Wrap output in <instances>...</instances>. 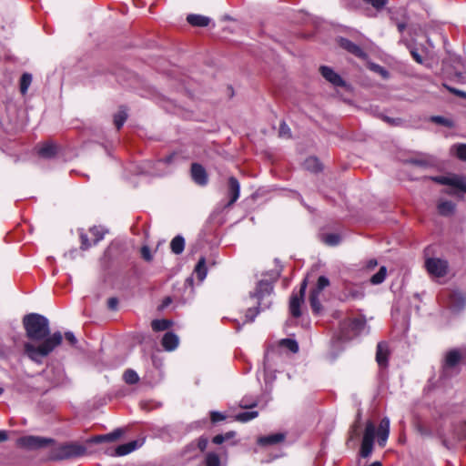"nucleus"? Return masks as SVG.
Segmentation results:
<instances>
[{
  "label": "nucleus",
  "instance_id": "2f4dec72",
  "mask_svg": "<svg viewBox=\"0 0 466 466\" xmlns=\"http://www.w3.org/2000/svg\"><path fill=\"white\" fill-rule=\"evenodd\" d=\"M387 274L386 267H380V270L370 278V282L374 285L380 284L384 281Z\"/></svg>",
  "mask_w": 466,
  "mask_h": 466
},
{
  "label": "nucleus",
  "instance_id": "c756f323",
  "mask_svg": "<svg viewBox=\"0 0 466 466\" xmlns=\"http://www.w3.org/2000/svg\"><path fill=\"white\" fill-rule=\"evenodd\" d=\"M258 415V412L255 411V410L244 411V412H240V413L237 414L235 419H236V420L240 421V422H248V421L257 418Z\"/></svg>",
  "mask_w": 466,
  "mask_h": 466
},
{
  "label": "nucleus",
  "instance_id": "cd10ccee",
  "mask_svg": "<svg viewBox=\"0 0 466 466\" xmlns=\"http://www.w3.org/2000/svg\"><path fill=\"white\" fill-rule=\"evenodd\" d=\"M172 322L168 319H155L151 323V327L155 331H163L171 326Z\"/></svg>",
  "mask_w": 466,
  "mask_h": 466
},
{
  "label": "nucleus",
  "instance_id": "ea45409f",
  "mask_svg": "<svg viewBox=\"0 0 466 466\" xmlns=\"http://www.w3.org/2000/svg\"><path fill=\"white\" fill-rule=\"evenodd\" d=\"M454 148H455V154L458 157V158H460L463 161H466V145L461 144V145L454 147Z\"/></svg>",
  "mask_w": 466,
  "mask_h": 466
},
{
  "label": "nucleus",
  "instance_id": "0e129e2a",
  "mask_svg": "<svg viewBox=\"0 0 466 466\" xmlns=\"http://www.w3.org/2000/svg\"><path fill=\"white\" fill-rule=\"evenodd\" d=\"M171 303V299L169 297L166 298L163 301L162 308L167 307Z\"/></svg>",
  "mask_w": 466,
  "mask_h": 466
},
{
  "label": "nucleus",
  "instance_id": "f257e3e1",
  "mask_svg": "<svg viewBox=\"0 0 466 466\" xmlns=\"http://www.w3.org/2000/svg\"><path fill=\"white\" fill-rule=\"evenodd\" d=\"M23 325L26 337L30 340L41 341L38 345H35L31 341L25 342L24 352L33 362L42 364L43 359L62 343V333L56 331L50 335L49 320L37 313L25 315L23 319Z\"/></svg>",
  "mask_w": 466,
  "mask_h": 466
},
{
  "label": "nucleus",
  "instance_id": "9d476101",
  "mask_svg": "<svg viewBox=\"0 0 466 466\" xmlns=\"http://www.w3.org/2000/svg\"><path fill=\"white\" fill-rule=\"evenodd\" d=\"M461 360V354L458 350H451L445 355L442 365V373L444 376H449L451 369L456 367Z\"/></svg>",
  "mask_w": 466,
  "mask_h": 466
},
{
  "label": "nucleus",
  "instance_id": "603ef678",
  "mask_svg": "<svg viewBox=\"0 0 466 466\" xmlns=\"http://www.w3.org/2000/svg\"><path fill=\"white\" fill-rule=\"evenodd\" d=\"M118 299L116 298H110L107 300V307L112 310H116L117 309Z\"/></svg>",
  "mask_w": 466,
  "mask_h": 466
},
{
  "label": "nucleus",
  "instance_id": "4d7b16f0",
  "mask_svg": "<svg viewBox=\"0 0 466 466\" xmlns=\"http://www.w3.org/2000/svg\"><path fill=\"white\" fill-rule=\"evenodd\" d=\"M222 435L224 437V441H228V440L234 438L235 435H236V432L231 431H228V432H226L225 434H222Z\"/></svg>",
  "mask_w": 466,
  "mask_h": 466
},
{
  "label": "nucleus",
  "instance_id": "13d9d810",
  "mask_svg": "<svg viewBox=\"0 0 466 466\" xmlns=\"http://www.w3.org/2000/svg\"><path fill=\"white\" fill-rule=\"evenodd\" d=\"M358 425L357 423H355L352 428H351V431H350V440H352L354 438L355 435H357V429H358Z\"/></svg>",
  "mask_w": 466,
  "mask_h": 466
},
{
  "label": "nucleus",
  "instance_id": "f03ea898",
  "mask_svg": "<svg viewBox=\"0 0 466 466\" xmlns=\"http://www.w3.org/2000/svg\"><path fill=\"white\" fill-rule=\"evenodd\" d=\"M273 291L272 284L268 280H261L258 283L257 288L253 293H250V299H256L258 304L257 309L249 308L246 313L247 321L252 322L255 317L258 314V308H268L271 301L268 297Z\"/></svg>",
  "mask_w": 466,
  "mask_h": 466
},
{
  "label": "nucleus",
  "instance_id": "bb28decb",
  "mask_svg": "<svg viewBox=\"0 0 466 466\" xmlns=\"http://www.w3.org/2000/svg\"><path fill=\"white\" fill-rule=\"evenodd\" d=\"M451 186L466 193V177L461 176L451 177Z\"/></svg>",
  "mask_w": 466,
  "mask_h": 466
},
{
  "label": "nucleus",
  "instance_id": "338daca9",
  "mask_svg": "<svg viewBox=\"0 0 466 466\" xmlns=\"http://www.w3.org/2000/svg\"><path fill=\"white\" fill-rule=\"evenodd\" d=\"M270 360V353L268 351L264 357V363H268Z\"/></svg>",
  "mask_w": 466,
  "mask_h": 466
},
{
  "label": "nucleus",
  "instance_id": "39448f33",
  "mask_svg": "<svg viewBox=\"0 0 466 466\" xmlns=\"http://www.w3.org/2000/svg\"><path fill=\"white\" fill-rule=\"evenodd\" d=\"M376 436L375 425L372 421L369 420L366 423L360 455L362 458H368L373 451L374 440Z\"/></svg>",
  "mask_w": 466,
  "mask_h": 466
},
{
  "label": "nucleus",
  "instance_id": "c85d7f7f",
  "mask_svg": "<svg viewBox=\"0 0 466 466\" xmlns=\"http://www.w3.org/2000/svg\"><path fill=\"white\" fill-rule=\"evenodd\" d=\"M31 83H32L31 74L24 73L20 78V92L23 95L26 94Z\"/></svg>",
  "mask_w": 466,
  "mask_h": 466
},
{
  "label": "nucleus",
  "instance_id": "f8f14e48",
  "mask_svg": "<svg viewBox=\"0 0 466 466\" xmlns=\"http://www.w3.org/2000/svg\"><path fill=\"white\" fill-rule=\"evenodd\" d=\"M240 195V184L235 177H229L228 181V196L229 201L227 207L232 206L239 198Z\"/></svg>",
  "mask_w": 466,
  "mask_h": 466
},
{
  "label": "nucleus",
  "instance_id": "0eeeda50",
  "mask_svg": "<svg viewBox=\"0 0 466 466\" xmlns=\"http://www.w3.org/2000/svg\"><path fill=\"white\" fill-rule=\"evenodd\" d=\"M307 289V280L304 279L300 285L299 293L292 294L289 300V311L294 318L301 316L300 306L304 301L305 292Z\"/></svg>",
  "mask_w": 466,
  "mask_h": 466
},
{
  "label": "nucleus",
  "instance_id": "6ab92c4d",
  "mask_svg": "<svg viewBox=\"0 0 466 466\" xmlns=\"http://www.w3.org/2000/svg\"><path fill=\"white\" fill-rule=\"evenodd\" d=\"M57 147L54 143H46L39 147L38 155L44 158H51L56 154Z\"/></svg>",
  "mask_w": 466,
  "mask_h": 466
},
{
  "label": "nucleus",
  "instance_id": "20e7f679",
  "mask_svg": "<svg viewBox=\"0 0 466 466\" xmlns=\"http://www.w3.org/2000/svg\"><path fill=\"white\" fill-rule=\"evenodd\" d=\"M329 286V280L325 276H320L318 279L316 287L310 291L309 303L313 313L320 314L322 306L320 303V295L323 289Z\"/></svg>",
  "mask_w": 466,
  "mask_h": 466
},
{
  "label": "nucleus",
  "instance_id": "7c9ffc66",
  "mask_svg": "<svg viewBox=\"0 0 466 466\" xmlns=\"http://www.w3.org/2000/svg\"><path fill=\"white\" fill-rule=\"evenodd\" d=\"M195 271L198 275V278L200 280H203L207 276V268H206V259L205 258H201L198 264L196 265Z\"/></svg>",
  "mask_w": 466,
  "mask_h": 466
},
{
  "label": "nucleus",
  "instance_id": "ddd939ff",
  "mask_svg": "<svg viewBox=\"0 0 466 466\" xmlns=\"http://www.w3.org/2000/svg\"><path fill=\"white\" fill-rule=\"evenodd\" d=\"M338 42L340 47L347 50L349 53L356 56L357 57H366V53L358 45L354 44L350 40L344 37H339Z\"/></svg>",
  "mask_w": 466,
  "mask_h": 466
},
{
  "label": "nucleus",
  "instance_id": "4468645a",
  "mask_svg": "<svg viewBox=\"0 0 466 466\" xmlns=\"http://www.w3.org/2000/svg\"><path fill=\"white\" fill-rule=\"evenodd\" d=\"M389 354L388 344L384 341L379 342L377 345L376 361L380 368H386L388 366Z\"/></svg>",
  "mask_w": 466,
  "mask_h": 466
},
{
  "label": "nucleus",
  "instance_id": "a878e982",
  "mask_svg": "<svg viewBox=\"0 0 466 466\" xmlns=\"http://www.w3.org/2000/svg\"><path fill=\"white\" fill-rule=\"evenodd\" d=\"M464 299L458 293H452L451 296L450 306L453 310H460L464 306Z\"/></svg>",
  "mask_w": 466,
  "mask_h": 466
},
{
  "label": "nucleus",
  "instance_id": "e2e57ef3",
  "mask_svg": "<svg viewBox=\"0 0 466 466\" xmlns=\"http://www.w3.org/2000/svg\"><path fill=\"white\" fill-rule=\"evenodd\" d=\"M397 27H398L399 32L402 33L404 31V29L406 28V25H405V23H398Z\"/></svg>",
  "mask_w": 466,
  "mask_h": 466
},
{
  "label": "nucleus",
  "instance_id": "412c9836",
  "mask_svg": "<svg viewBox=\"0 0 466 466\" xmlns=\"http://www.w3.org/2000/svg\"><path fill=\"white\" fill-rule=\"evenodd\" d=\"M204 466H223L220 456L214 451H208L203 461Z\"/></svg>",
  "mask_w": 466,
  "mask_h": 466
},
{
  "label": "nucleus",
  "instance_id": "72a5a7b5",
  "mask_svg": "<svg viewBox=\"0 0 466 466\" xmlns=\"http://www.w3.org/2000/svg\"><path fill=\"white\" fill-rule=\"evenodd\" d=\"M127 118V114L125 110H119L115 116H114V124L116 127L117 129H120L124 123L126 122Z\"/></svg>",
  "mask_w": 466,
  "mask_h": 466
},
{
  "label": "nucleus",
  "instance_id": "3c124183",
  "mask_svg": "<svg viewBox=\"0 0 466 466\" xmlns=\"http://www.w3.org/2000/svg\"><path fill=\"white\" fill-rule=\"evenodd\" d=\"M65 338L72 345H75L77 342V339H76V336L71 331H66L65 333Z\"/></svg>",
  "mask_w": 466,
  "mask_h": 466
},
{
  "label": "nucleus",
  "instance_id": "1a4fd4ad",
  "mask_svg": "<svg viewBox=\"0 0 466 466\" xmlns=\"http://www.w3.org/2000/svg\"><path fill=\"white\" fill-rule=\"evenodd\" d=\"M321 76L334 86L347 87V83L343 78L336 73L331 67L327 66H321L319 67Z\"/></svg>",
  "mask_w": 466,
  "mask_h": 466
},
{
  "label": "nucleus",
  "instance_id": "4be33fe9",
  "mask_svg": "<svg viewBox=\"0 0 466 466\" xmlns=\"http://www.w3.org/2000/svg\"><path fill=\"white\" fill-rule=\"evenodd\" d=\"M438 211L442 216H449L453 213L455 205L449 200L440 201L438 204Z\"/></svg>",
  "mask_w": 466,
  "mask_h": 466
},
{
  "label": "nucleus",
  "instance_id": "b1692460",
  "mask_svg": "<svg viewBox=\"0 0 466 466\" xmlns=\"http://www.w3.org/2000/svg\"><path fill=\"white\" fill-rule=\"evenodd\" d=\"M304 167L311 172H319L321 170V164L315 157H309L304 161Z\"/></svg>",
  "mask_w": 466,
  "mask_h": 466
},
{
  "label": "nucleus",
  "instance_id": "e433bc0d",
  "mask_svg": "<svg viewBox=\"0 0 466 466\" xmlns=\"http://www.w3.org/2000/svg\"><path fill=\"white\" fill-rule=\"evenodd\" d=\"M90 233L94 237L93 244L95 245L98 243L101 239H103L105 236V232L103 231V229L98 227H94L90 228Z\"/></svg>",
  "mask_w": 466,
  "mask_h": 466
},
{
  "label": "nucleus",
  "instance_id": "052dcab7",
  "mask_svg": "<svg viewBox=\"0 0 466 466\" xmlns=\"http://www.w3.org/2000/svg\"><path fill=\"white\" fill-rule=\"evenodd\" d=\"M175 157H176V155H175V154H172V155H170V156H168V157H165V158L163 159V161H164L165 163H167V164H169V163H171V162H172V160H173V158H174Z\"/></svg>",
  "mask_w": 466,
  "mask_h": 466
},
{
  "label": "nucleus",
  "instance_id": "6e6552de",
  "mask_svg": "<svg viewBox=\"0 0 466 466\" xmlns=\"http://www.w3.org/2000/svg\"><path fill=\"white\" fill-rule=\"evenodd\" d=\"M425 267L431 275L443 277L448 270V262L441 258H428Z\"/></svg>",
  "mask_w": 466,
  "mask_h": 466
},
{
  "label": "nucleus",
  "instance_id": "6e6d98bb",
  "mask_svg": "<svg viewBox=\"0 0 466 466\" xmlns=\"http://www.w3.org/2000/svg\"><path fill=\"white\" fill-rule=\"evenodd\" d=\"M93 441L95 443H101V442H105L106 441V435H97L96 437H94L93 439Z\"/></svg>",
  "mask_w": 466,
  "mask_h": 466
},
{
  "label": "nucleus",
  "instance_id": "9b49d317",
  "mask_svg": "<svg viewBox=\"0 0 466 466\" xmlns=\"http://www.w3.org/2000/svg\"><path fill=\"white\" fill-rule=\"evenodd\" d=\"M191 177L193 181L199 186H206L208 182V173L206 169L198 163L191 165Z\"/></svg>",
  "mask_w": 466,
  "mask_h": 466
},
{
  "label": "nucleus",
  "instance_id": "c9c22d12",
  "mask_svg": "<svg viewBox=\"0 0 466 466\" xmlns=\"http://www.w3.org/2000/svg\"><path fill=\"white\" fill-rule=\"evenodd\" d=\"M281 345L287 348L289 350H290L293 353H296L299 351V344L296 340L291 339H284L281 340Z\"/></svg>",
  "mask_w": 466,
  "mask_h": 466
},
{
  "label": "nucleus",
  "instance_id": "37998d69",
  "mask_svg": "<svg viewBox=\"0 0 466 466\" xmlns=\"http://www.w3.org/2000/svg\"><path fill=\"white\" fill-rule=\"evenodd\" d=\"M431 120L437 124H440V125H442L445 127H451V125H452L451 120H449L443 116H432Z\"/></svg>",
  "mask_w": 466,
  "mask_h": 466
},
{
  "label": "nucleus",
  "instance_id": "393cba45",
  "mask_svg": "<svg viewBox=\"0 0 466 466\" xmlns=\"http://www.w3.org/2000/svg\"><path fill=\"white\" fill-rule=\"evenodd\" d=\"M409 163L420 166V167H430L433 164V160L429 156H420L418 157H413L409 160Z\"/></svg>",
  "mask_w": 466,
  "mask_h": 466
},
{
  "label": "nucleus",
  "instance_id": "aec40b11",
  "mask_svg": "<svg viewBox=\"0 0 466 466\" xmlns=\"http://www.w3.org/2000/svg\"><path fill=\"white\" fill-rule=\"evenodd\" d=\"M187 21L193 26L204 27L208 25L210 18L205 15L192 14L187 15Z\"/></svg>",
  "mask_w": 466,
  "mask_h": 466
},
{
  "label": "nucleus",
  "instance_id": "2eb2a0df",
  "mask_svg": "<svg viewBox=\"0 0 466 466\" xmlns=\"http://www.w3.org/2000/svg\"><path fill=\"white\" fill-rule=\"evenodd\" d=\"M390 435V420L383 418L378 430V443L380 447L385 446Z\"/></svg>",
  "mask_w": 466,
  "mask_h": 466
},
{
  "label": "nucleus",
  "instance_id": "bf43d9fd",
  "mask_svg": "<svg viewBox=\"0 0 466 466\" xmlns=\"http://www.w3.org/2000/svg\"><path fill=\"white\" fill-rule=\"evenodd\" d=\"M7 432L5 431H0V442L7 440Z\"/></svg>",
  "mask_w": 466,
  "mask_h": 466
},
{
  "label": "nucleus",
  "instance_id": "5701e85b",
  "mask_svg": "<svg viewBox=\"0 0 466 466\" xmlns=\"http://www.w3.org/2000/svg\"><path fill=\"white\" fill-rule=\"evenodd\" d=\"M185 248V239L181 236H176L170 243V248L173 253L181 254Z\"/></svg>",
  "mask_w": 466,
  "mask_h": 466
},
{
  "label": "nucleus",
  "instance_id": "58836bf2",
  "mask_svg": "<svg viewBox=\"0 0 466 466\" xmlns=\"http://www.w3.org/2000/svg\"><path fill=\"white\" fill-rule=\"evenodd\" d=\"M340 238L339 235L331 233L328 234L324 238V242L329 246H336L339 243Z\"/></svg>",
  "mask_w": 466,
  "mask_h": 466
},
{
  "label": "nucleus",
  "instance_id": "a19ab883",
  "mask_svg": "<svg viewBox=\"0 0 466 466\" xmlns=\"http://www.w3.org/2000/svg\"><path fill=\"white\" fill-rule=\"evenodd\" d=\"M365 3L371 5L375 9L380 10L387 4L388 0H363Z\"/></svg>",
  "mask_w": 466,
  "mask_h": 466
},
{
  "label": "nucleus",
  "instance_id": "f704fd0d",
  "mask_svg": "<svg viewBox=\"0 0 466 466\" xmlns=\"http://www.w3.org/2000/svg\"><path fill=\"white\" fill-rule=\"evenodd\" d=\"M258 404V400L255 398L252 397H244L239 401V406L243 409H251L253 407H256Z\"/></svg>",
  "mask_w": 466,
  "mask_h": 466
},
{
  "label": "nucleus",
  "instance_id": "09e8293b",
  "mask_svg": "<svg viewBox=\"0 0 466 466\" xmlns=\"http://www.w3.org/2000/svg\"><path fill=\"white\" fill-rule=\"evenodd\" d=\"M432 179L440 184L451 186V177L441 176L433 177Z\"/></svg>",
  "mask_w": 466,
  "mask_h": 466
},
{
  "label": "nucleus",
  "instance_id": "f3484780",
  "mask_svg": "<svg viewBox=\"0 0 466 466\" xmlns=\"http://www.w3.org/2000/svg\"><path fill=\"white\" fill-rule=\"evenodd\" d=\"M140 446H141V442H139L138 441H132L127 443L121 444L116 449V455H117V456L127 455V454L134 451Z\"/></svg>",
  "mask_w": 466,
  "mask_h": 466
},
{
  "label": "nucleus",
  "instance_id": "a18cd8bd",
  "mask_svg": "<svg viewBox=\"0 0 466 466\" xmlns=\"http://www.w3.org/2000/svg\"><path fill=\"white\" fill-rule=\"evenodd\" d=\"M80 239H81V248L82 249H87L88 248L91 247L92 244L90 243L86 234L81 232Z\"/></svg>",
  "mask_w": 466,
  "mask_h": 466
},
{
  "label": "nucleus",
  "instance_id": "680f3d73",
  "mask_svg": "<svg viewBox=\"0 0 466 466\" xmlns=\"http://www.w3.org/2000/svg\"><path fill=\"white\" fill-rule=\"evenodd\" d=\"M352 325L354 326V328H357V327H360V326H363L364 325V322L360 320V319H354L352 321Z\"/></svg>",
  "mask_w": 466,
  "mask_h": 466
},
{
  "label": "nucleus",
  "instance_id": "7ed1b4c3",
  "mask_svg": "<svg viewBox=\"0 0 466 466\" xmlns=\"http://www.w3.org/2000/svg\"><path fill=\"white\" fill-rule=\"evenodd\" d=\"M51 449L48 453L49 459L53 461L67 460L71 458L80 457L86 451L85 446L74 442L50 445Z\"/></svg>",
  "mask_w": 466,
  "mask_h": 466
},
{
  "label": "nucleus",
  "instance_id": "473e14b6",
  "mask_svg": "<svg viewBox=\"0 0 466 466\" xmlns=\"http://www.w3.org/2000/svg\"><path fill=\"white\" fill-rule=\"evenodd\" d=\"M124 380L126 383L133 385L138 382L139 377L134 370H127L124 373Z\"/></svg>",
  "mask_w": 466,
  "mask_h": 466
},
{
  "label": "nucleus",
  "instance_id": "de8ad7c7",
  "mask_svg": "<svg viewBox=\"0 0 466 466\" xmlns=\"http://www.w3.org/2000/svg\"><path fill=\"white\" fill-rule=\"evenodd\" d=\"M208 440L205 437H200L198 440V443H197V446L198 448L201 451H204L208 446Z\"/></svg>",
  "mask_w": 466,
  "mask_h": 466
},
{
  "label": "nucleus",
  "instance_id": "423d86ee",
  "mask_svg": "<svg viewBox=\"0 0 466 466\" xmlns=\"http://www.w3.org/2000/svg\"><path fill=\"white\" fill-rule=\"evenodd\" d=\"M17 443L19 446L27 450H38L56 443L52 438L41 437V436H25L18 439Z\"/></svg>",
  "mask_w": 466,
  "mask_h": 466
},
{
  "label": "nucleus",
  "instance_id": "c03bdc74",
  "mask_svg": "<svg viewBox=\"0 0 466 466\" xmlns=\"http://www.w3.org/2000/svg\"><path fill=\"white\" fill-rule=\"evenodd\" d=\"M210 419L213 423H216V422L224 420L226 419V416L218 411H211Z\"/></svg>",
  "mask_w": 466,
  "mask_h": 466
},
{
  "label": "nucleus",
  "instance_id": "69168bd1",
  "mask_svg": "<svg viewBox=\"0 0 466 466\" xmlns=\"http://www.w3.org/2000/svg\"><path fill=\"white\" fill-rule=\"evenodd\" d=\"M376 266H377V260H375V259H371V260H370V261H369V263H368V267H369L370 268H374V267H376Z\"/></svg>",
  "mask_w": 466,
  "mask_h": 466
},
{
  "label": "nucleus",
  "instance_id": "774afa93",
  "mask_svg": "<svg viewBox=\"0 0 466 466\" xmlns=\"http://www.w3.org/2000/svg\"><path fill=\"white\" fill-rule=\"evenodd\" d=\"M369 466H382V464L380 461H374Z\"/></svg>",
  "mask_w": 466,
  "mask_h": 466
},
{
  "label": "nucleus",
  "instance_id": "49530a36",
  "mask_svg": "<svg viewBox=\"0 0 466 466\" xmlns=\"http://www.w3.org/2000/svg\"><path fill=\"white\" fill-rule=\"evenodd\" d=\"M141 255H142L143 258L147 261H150L152 259L150 248L147 246L142 247Z\"/></svg>",
  "mask_w": 466,
  "mask_h": 466
},
{
  "label": "nucleus",
  "instance_id": "8fccbe9b",
  "mask_svg": "<svg viewBox=\"0 0 466 466\" xmlns=\"http://www.w3.org/2000/svg\"><path fill=\"white\" fill-rule=\"evenodd\" d=\"M444 86L452 94H455L457 95L458 96L460 97H462V98H466V92L464 91H461V90H459V89H456V88H453V87H451V86H448L446 85H444Z\"/></svg>",
  "mask_w": 466,
  "mask_h": 466
},
{
  "label": "nucleus",
  "instance_id": "79ce46f5",
  "mask_svg": "<svg viewBox=\"0 0 466 466\" xmlns=\"http://www.w3.org/2000/svg\"><path fill=\"white\" fill-rule=\"evenodd\" d=\"M279 133V137H281L289 138L291 136L290 128L285 122H282L280 124Z\"/></svg>",
  "mask_w": 466,
  "mask_h": 466
},
{
  "label": "nucleus",
  "instance_id": "a211bd4d",
  "mask_svg": "<svg viewBox=\"0 0 466 466\" xmlns=\"http://www.w3.org/2000/svg\"><path fill=\"white\" fill-rule=\"evenodd\" d=\"M286 436L284 433L279 432L270 434L268 436H263L258 439V443L260 445L266 446V445H273L279 443L285 440Z\"/></svg>",
  "mask_w": 466,
  "mask_h": 466
},
{
  "label": "nucleus",
  "instance_id": "4c0bfd02",
  "mask_svg": "<svg viewBox=\"0 0 466 466\" xmlns=\"http://www.w3.org/2000/svg\"><path fill=\"white\" fill-rule=\"evenodd\" d=\"M124 433V431L120 428L116 429L110 433L105 434L106 435V441L112 442L119 439Z\"/></svg>",
  "mask_w": 466,
  "mask_h": 466
},
{
  "label": "nucleus",
  "instance_id": "864d4df0",
  "mask_svg": "<svg viewBox=\"0 0 466 466\" xmlns=\"http://www.w3.org/2000/svg\"><path fill=\"white\" fill-rule=\"evenodd\" d=\"M410 54H411L413 59L417 63H419V64H422L423 63V59H422L421 56L419 54V52L416 49H411L410 50Z\"/></svg>",
  "mask_w": 466,
  "mask_h": 466
},
{
  "label": "nucleus",
  "instance_id": "dca6fc26",
  "mask_svg": "<svg viewBox=\"0 0 466 466\" xmlns=\"http://www.w3.org/2000/svg\"><path fill=\"white\" fill-rule=\"evenodd\" d=\"M178 337L173 332H167L162 339V346L167 350H174L178 346Z\"/></svg>",
  "mask_w": 466,
  "mask_h": 466
},
{
  "label": "nucleus",
  "instance_id": "5fc2aeb1",
  "mask_svg": "<svg viewBox=\"0 0 466 466\" xmlns=\"http://www.w3.org/2000/svg\"><path fill=\"white\" fill-rule=\"evenodd\" d=\"M212 441L213 443L219 445L222 444L225 441L222 434H218L212 439Z\"/></svg>",
  "mask_w": 466,
  "mask_h": 466
}]
</instances>
